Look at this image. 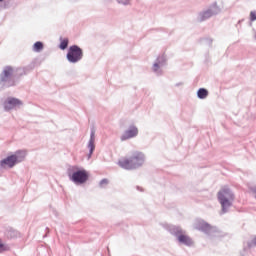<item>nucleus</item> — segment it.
<instances>
[{
    "instance_id": "nucleus-1",
    "label": "nucleus",
    "mask_w": 256,
    "mask_h": 256,
    "mask_svg": "<svg viewBox=\"0 0 256 256\" xmlns=\"http://www.w3.org/2000/svg\"><path fill=\"white\" fill-rule=\"evenodd\" d=\"M145 161V158L143 157V154L141 153H135L131 158L123 157L118 161L119 167L122 169H137V167H141L143 165V162Z\"/></svg>"
},
{
    "instance_id": "nucleus-19",
    "label": "nucleus",
    "mask_w": 256,
    "mask_h": 256,
    "mask_svg": "<svg viewBox=\"0 0 256 256\" xmlns=\"http://www.w3.org/2000/svg\"><path fill=\"white\" fill-rule=\"evenodd\" d=\"M252 245L256 246V236L252 240Z\"/></svg>"
},
{
    "instance_id": "nucleus-8",
    "label": "nucleus",
    "mask_w": 256,
    "mask_h": 256,
    "mask_svg": "<svg viewBox=\"0 0 256 256\" xmlns=\"http://www.w3.org/2000/svg\"><path fill=\"white\" fill-rule=\"evenodd\" d=\"M179 243H184V245H193V240L185 234H182V231L177 234Z\"/></svg>"
},
{
    "instance_id": "nucleus-15",
    "label": "nucleus",
    "mask_w": 256,
    "mask_h": 256,
    "mask_svg": "<svg viewBox=\"0 0 256 256\" xmlns=\"http://www.w3.org/2000/svg\"><path fill=\"white\" fill-rule=\"evenodd\" d=\"M213 16V13L211 10H207L206 12H204L202 15H201V18L200 20L201 21H205V19H209V17H212Z\"/></svg>"
},
{
    "instance_id": "nucleus-16",
    "label": "nucleus",
    "mask_w": 256,
    "mask_h": 256,
    "mask_svg": "<svg viewBox=\"0 0 256 256\" xmlns=\"http://www.w3.org/2000/svg\"><path fill=\"white\" fill-rule=\"evenodd\" d=\"M4 251H9V246L3 243V240L0 239V253H4Z\"/></svg>"
},
{
    "instance_id": "nucleus-2",
    "label": "nucleus",
    "mask_w": 256,
    "mask_h": 256,
    "mask_svg": "<svg viewBox=\"0 0 256 256\" xmlns=\"http://www.w3.org/2000/svg\"><path fill=\"white\" fill-rule=\"evenodd\" d=\"M25 157H27V152L20 150V151H17L15 154L3 159L0 162V165L4 169H7V168L11 169V168L15 167V165H17V163H21V161H23L25 159Z\"/></svg>"
},
{
    "instance_id": "nucleus-10",
    "label": "nucleus",
    "mask_w": 256,
    "mask_h": 256,
    "mask_svg": "<svg viewBox=\"0 0 256 256\" xmlns=\"http://www.w3.org/2000/svg\"><path fill=\"white\" fill-rule=\"evenodd\" d=\"M88 148L90 150V155H92L93 151H95V131L94 130L91 131Z\"/></svg>"
},
{
    "instance_id": "nucleus-17",
    "label": "nucleus",
    "mask_w": 256,
    "mask_h": 256,
    "mask_svg": "<svg viewBox=\"0 0 256 256\" xmlns=\"http://www.w3.org/2000/svg\"><path fill=\"white\" fill-rule=\"evenodd\" d=\"M250 20L251 21H256V12H251L250 13Z\"/></svg>"
},
{
    "instance_id": "nucleus-11",
    "label": "nucleus",
    "mask_w": 256,
    "mask_h": 256,
    "mask_svg": "<svg viewBox=\"0 0 256 256\" xmlns=\"http://www.w3.org/2000/svg\"><path fill=\"white\" fill-rule=\"evenodd\" d=\"M197 229H199L200 231H211L212 227L211 225H209L208 223L204 222V221H199L197 223Z\"/></svg>"
},
{
    "instance_id": "nucleus-5",
    "label": "nucleus",
    "mask_w": 256,
    "mask_h": 256,
    "mask_svg": "<svg viewBox=\"0 0 256 256\" xmlns=\"http://www.w3.org/2000/svg\"><path fill=\"white\" fill-rule=\"evenodd\" d=\"M70 179L74 183H79L82 185V183H86V181L89 179V173H87L86 170H77L72 174Z\"/></svg>"
},
{
    "instance_id": "nucleus-22",
    "label": "nucleus",
    "mask_w": 256,
    "mask_h": 256,
    "mask_svg": "<svg viewBox=\"0 0 256 256\" xmlns=\"http://www.w3.org/2000/svg\"><path fill=\"white\" fill-rule=\"evenodd\" d=\"M0 3H3V0H0Z\"/></svg>"
},
{
    "instance_id": "nucleus-3",
    "label": "nucleus",
    "mask_w": 256,
    "mask_h": 256,
    "mask_svg": "<svg viewBox=\"0 0 256 256\" xmlns=\"http://www.w3.org/2000/svg\"><path fill=\"white\" fill-rule=\"evenodd\" d=\"M235 199V196L233 193H231V190L229 188L224 187L218 192V201L220 202L222 206V211L225 213L227 207H231L232 201Z\"/></svg>"
},
{
    "instance_id": "nucleus-20",
    "label": "nucleus",
    "mask_w": 256,
    "mask_h": 256,
    "mask_svg": "<svg viewBox=\"0 0 256 256\" xmlns=\"http://www.w3.org/2000/svg\"><path fill=\"white\" fill-rule=\"evenodd\" d=\"M127 3H129V0H126V3H125V5H127Z\"/></svg>"
},
{
    "instance_id": "nucleus-6",
    "label": "nucleus",
    "mask_w": 256,
    "mask_h": 256,
    "mask_svg": "<svg viewBox=\"0 0 256 256\" xmlns=\"http://www.w3.org/2000/svg\"><path fill=\"white\" fill-rule=\"evenodd\" d=\"M23 102L17 98L9 97L4 102V109L6 111H11V109H15V107H21Z\"/></svg>"
},
{
    "instance_id": "nucleus-12",
    "label": "nucleus",
    "mask_w": 256,
    "mask_h": 256,
    "mask_svg": "<svg viewBox=\"0 0 256 256\" xmlns=\"http://www.w3.org/2000/svg\"><path fill=\"white\" fill-rule=\"evenodd\" d=\"M197 95L199 99H206V97L209 95V91H207V89L200 88L197 92Z\"/></svg>"
},
{
    "instance_id": "nucleus-18",
    "label": "nucleus",
    "mask_w": 256,
    "mask_h": 256,
    "mask_svg": "<svg viewBox=\"0 0 256 256\" xmlns=\"http://www.w3.org/2000/svg\"><path fill=\"white\" fill-rule=\"evenodd\" d=\"M108 183H109V180L103 179V180L100 182V185H101V187H103L104 185H107Z\"/></svg>"
},
{
    "instance_id": "nucleus-7",
    "label": "nucleus",
    "mask_w": 256,
    "mask_h": 256,
    "mask_svg": "<svg viewBox=\"0 0 256 256\" xmlns=\"http://www.w3.org/2000/svg\"><path fill=\"white\" fill-rule=\"evenodd\" d=\"M137 135H139V129H137V127L135 126H131L121 136V141H127V139H133V137H137Z\"/></svg>"
},
{
    "instance_id": "nucleus-14",
    "label": "nucleus",
    "mask_w": 256,
    "mask_h": 256,
    "mask_svg": "<svg viewBox=\"0 0 256 256\" xmlns=\"http://www.w3.org/2000/svg\"><path fill=\"white\" fill-rule=\"evenodd\" d=\"M33 51H36V53H39L40 51H43V43L42 42H36L33 45Z\"/></svg>"
},
{
    "instance_id": "nucleus-13",
    "label": "nucleus",
    "mask_w": 256,
    "mask_h": 256,
    "mask_svg": "<svg viewBox=\"0 0 256 256\" xmlns=\"http://www.w3.org/2000/svg\"><path fill=\"white\" fill-rule=\"evenodd\" d=\"M67 47H69V39L67 38L61 39L60 49H62V51H65Z\"/></svg>"
},
{
    "instance_id": "nucleus-4",
    "label": "nucleus",
    "mask_w": 256,
    "mask_h": 256,
    "mask_svg": "<svg viewBox=\"0 0 256 256\" xmlns=\"http://www.w3.org/2000/svg\"><path fill=\"white\" fill-rule=\"evenodd\" d=\"M67 59L70 63H77L83 59V50L79 46H71L67 53Z\"/></svg>"
},
{
    "instance_id": "nucleus-21",
    "label": "nucleus",
    "mask_w": 256,
    "mask_h": 256,
    "mask_svg": "<svg viewBox=\"0 0 256 256\" xmlns=\"http://www.w3.org/2000/svg\"><path fill=\"white\" fill-rule=\"evenodd\" d=\"M154 67H159V65H158V64H155Z\"/></svg>"
},
{
    "instance_id": "nucleus-9",
    "label": "nucleus",
    "mask_w": 256,
    "mask_h": 256,
    "mask_svg": "<svg viewBox=\"0 0 256 256\" xmlns=\"http://www.w3.org/2000/svg\"><path fill=\"white\" fill-rule=\"evenodd\" d=\"M13 76V68L11 66H7L1 75L2 81H7L9 77Z\"/></svg>"
}]
</instances>
